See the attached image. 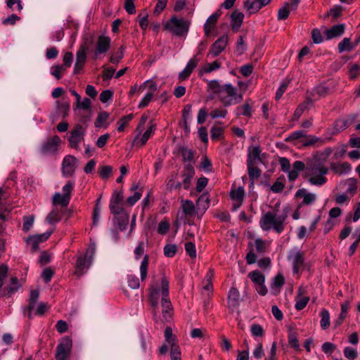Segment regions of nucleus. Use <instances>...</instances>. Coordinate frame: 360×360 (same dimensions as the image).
Masks as SVG:
<instances>
[{
    "label": "nucleus",
    "mask_w": 360,
    "mask_h": 360,
    "mask_svg": "<svg viewBox=\"0 0 360 360\" xmlns=\"http://www.w3.org/2000/svg\"><path fill=\"white\" fill-rule=\"evenodd\" d=\"M312 97H314V94L312 93H307L306 99L304 102L300 103L295 111L294 112L293 119L298 120L302 113L309 108V105H311L313 103L311 99Z\"/></svg>",
    "instance_id": "17"
},
{
    "label": "nucleus",
    "mask_w": 360,
    "mask_h": 360,
    "mask_svg": "<svg viewBox=\"0 0 360 360\" xmlns=\"http://www.w3.org/2000/svg\"><path fill=\"white\" fill-rule=\"evenodd\" d=\"M180 152L181 153V155L183 157L184 161H192L194 157V152L187 148L182 147L180 149Z\"/></svg>",
    "instance_id": "49"
},
{
    "label": "nucleus",
    "mask_w": 360,
    "mask_h": 360,
    "mask_svg": "<svg viewBox=\"0 0 360 360\" xmlns=\"http://www.w3.org/2000/svg\"><path fill=\"white\" fill-rule=\"evenodd\" d=\"M115 226L120 231H124L129 224V215L128 213H122L120 215L115 217Z\"/></svg>",
    "instance_id": "25"
},
{
    "label": "nucleus",
    "mask_w": 360,
    "mask_h": 360,
    "mask_svg": "<svg viewBox=\"0 0 360 360\" xmlns=\"http://www.w3.org/2000/svg\"><path fill=\"white\" fill-rule=\"evenodd\" d=\"M190 24L188 20L172 16L165 25V28L175 36L183 37L187 34Z\"/></svg>",
    "instance_id": "4"
},
{
    "label": "nucleus",
    "mask_w": 360,
    "mask_h": 360,
    "mask_svg": "<svg viewBox=\"0 0 360 360\" xmlns=\"http://www.w3.org/2000/svg\"><path fill=\"white\" fill-rule=\"evenodd\" d=\"M84 134L85 129L79 124H76L68 138L70 146L76 150L79 149V144L84 140Z\"/></svg>",
    "instance_id": "8"
},
{
    "label": "nucleus",
    "mask_w": 360,
    "mask_h": 360,
    "mask_svg": "<svg viewBox=\"0 0 360 360\" xmlns=\"http://www.w3.org/2000/svg\"><path fill=\"white\" fill-rule=\"evenodd\" d=\"M155 130V126L150 122V125L148 129L144 132V134L141 136L139 143L141 146H143L146 143L147 141L150 138L152 132Z\"/></svg>",
    "instance_id": "51"
},
{
    "label": "nucleus",
    "mask_w": 360,
    "mask_h": 360,
    "mask_svg": "<svg viewBox=\"0 0 360 360\" xmlns=\"http://www.w3.org/2000/svg\"><path fill=\"white\" fill-rule=\"evenodd\" d=\"M132 118L133 115L129 114L120 119V120L117 122V131L120 132L124 131L125 127L129 122V121L131 120Z\"/></svg>",
    "instance_id": "47"
},
{
    "label": "nucleus",
    "mask_w": 360,
    "mask_h": 360,
    "mask_svg": "<svg viewBox=\"0 0 360 360\" xmlns=\"http://www.w3.org/2000/svg\"><path fill=\"white\" fill-rule=\"evenodd\" d=\"M160 299L162 307V316L165 321H167L172 316V304L169 298V281L166 277H163L161 283L154 282L149 288V302L153 307V318L156 320L158 313L157 308Z\"/></svg>",
    "instance_id": "1"
},
{
    "label": "nucleus",
    "mask_w": 360,
    "mask_h": 360,
    "mask_svg": "<svg viewBox=\"0 0 360 360\" xmlns=\"http://www.w3.org/2000/svg\"><path fill=\"white\" fill-rule=\"evenodd\" d=\"M345 25L344 24H338L333 25L329 29H326L324 31V37L326 39L330 40L333 38L342 36L345 32Z\"/></svg>",
    "instance_id": "16"
},
{
    "label": "nucleus",
    "mask_w": 360,
    "mask_h": 360,
    "mask_svg": "<svg viewBox=\"0 0 360 360\" xmlns=\"http://www.w3.org/2000/svg\"><path fill=\"white\" fill-rule=\"evenodd\" d=\"M221 64L218 61H214L212 63H207L202 68V72L205 73H210L215 70L220 68Z\"/></svg>",
    "instance_id": "62"
},
{
    "label": "nucleus",
    "mask_w": 360,
    "mask_h": 360,
    "mask_svg": "<svg viewBox=\"0 0 360 360\" xmlns=\"http://www.w3.org/2000/svg\"><path fill=\"white\" fill-rule=\"evenodd\" d=\"M244 18L243 13L234 11L231 15V26L233 31L237 32L240 27Z\"/></svg>",
    "instance_id": "26"
},
{
    "label": "nucleus",
    "mask_w": 360,
    "mask_h": 360,
    "mask_svg": "<svg viewBox=\"0 0 360 360\" xmlns=\"http://www.w3.org/2000/svg\"><path fill=\"white\" fill-rule=\"evenodd\" d=\"M56 108L58 111V113L60 114L63 117H65L68 115V112L70 110V104L67 101L56 102Z\"/></svg>",
    "instance_id": "42"
},
{
    "label": "nucleus",
    "mask_w": 360,
    "mask_h": 360,
    "mask_svg": "<svg viewBox=\"0 0 360 360\" xmlns=\"http://www.w3.org/2000/svg\"><path fill=\"white\" fill-rule=\"evenodd\" d=\"M177 251V247L174 244H167L164 248V254L167 257H172Z\"/></svg>",
    "instance_id": "54"
},
{
    "label": "nucleus",
    "mask_w": 360,
    "mask_h": 360,
    "mask_svg": "<svg viewBox=\"0 0 360 360\" xmlns=\"http://www.w3.org/2000/svg\"><path fill=\"white\" fill-rule=\"evenodd\" d=\"M261 153V150L259 146H257L253 147L251 150H249L248 161H251L252 162H255L256 160H260L259 155Z\"/></svg>",
    "instance_id": "45"
},
{
    "label": "nucleus",
    "mask_w": 360,
    "mask_h": 360,
    "mask_svg": "<svg viewBox=\"0 0 360 360\" xmlns=\"http://www.w3.org/2000/svg\"><path fill=\"white\" fill-rule=\"evenodd\" d=\"M87 42L85 41L84 44H82L76 55V62L79 63L84 64L86 58V50L88 49Z\"/></svg>",
    "instance_id": "38"
},
{
    "label": "nucleus",
    "mask_w": 360,
    "mask_h": 360,
    "mask_svg": "<svg viewBox=\"0 0 360 360\" xmlns=\"http://www.w3.org/2000/svg\"><path fill=\"white\" fill-rule=\"evenodd\" d=\"M320 316L321 317V327L322 328V329L326 330L329 327L330 323V314L328 310L323 309L320 312Z\"/></svg>",
    "instance_id": "43"
},
{
    "label": "nucleus",
    "mask_w": 360,
    "mask_h": 360,
    "mask_svg": "<svg viewBox=\"0 0 360 360\" xmlns=\"http://www.w3.org/2000/svg\"><path fill=\"white\" fill-rule=\"evenodd\" d=\"M213 276H214L213 270H211V269L209 270V271L207 272V274L203 281V283H204L203 289L205 290H207L209 292L212 291L213 285H212V280Z\"/></svg>",
    "instance_id": "41"
},
{
    "label": "nucleus",
    "mask_w": 360,
    "mask_h": 360,
    "mask_svg": "<svg viewBox=\"0 0 360 360\" xmlns=\"http://www.w3.org/2000/svg\"><path fill=\"white\" fill-rule=\"evenodd\" d=\"M250 332L255 337H262L264 335V330L262 326L257 323H252L250 326Z\"/></svg>",
    "instance_id": "48"
},
{
    "label": "nucleus",
    "mask_w": 360,
    "mask_h": 360,
    "mask_svg": "<svg viewBox=\"0 0 360 360\" xmlns=\"http://www.w3.org/2000/svg\"><path fill=\"white\" fill-rule=\"evenodd\" d=\"M210 200L207 193L202 194L197 200V206L202 207L203 210L207 209Z\"/></svg>",
    "instance_id": "52"
},
{
    "label": "nucleus",
    "mask_w": 360,
    "mask_h": 360,
    "mask_svg": "<svg viewBox=\"0 0 360 360\" xmlns=\"http://www.w3.org/2000/svg\"><path fill=\"white\" fill-rule=\"evenodd\" d=\"M91 105V100L88 98H84L82 101L79 100V102L76 103V108L74 109V110L75 111L77 109L87 110L90 109Z\"/></svg>",
    "instance_id": "50"
},
{
    "label": "nucleus",
    "mask_w": 360,
    "mask_h": 360,
    "mask_svg": "<svg viewBox=\"0 0 360 360\" xmlns=\"http://www.w3.org/2000/svg\"><path fill=\"white\" fill-rule=\"evenodd\" d=\"M170 356L172 360H181V352L179 347L176 344H173L170 349Z\"/></svg>",
    "instance_id": "59"
},
{
    "label": "nucleus",
    "mask_w": 360,
    "mask_h": 360,
    "mask_svg": "<svg viewBox=\"0 0 360 360\" xmlns=\"http://www.w3.org/2000/svg\"><path fill=\"white\" fill-rule=\"evenodd\" d=\"M60 142L61 140L58 136H53L42 145L40 153L44 155L56 153Z\"/></svg>",
    "instance_id": "9"
},
{
    "label": "nucleus",
    "mask_w": 360,
    "mask_h": 360,
    "mask_svg": "<svg viewBox=\"0 0 360 360\" xmlns=\"http://www.w3.org/2000/svg\"><path fill=\"white\" fill-rule=\"evenodd\" d=\"M245 196V190L243 187H238L237 189H231L230 197L233 201V210L236 211L243 204Z\"/></svg>",
    "instance_id": "13"
},
{
    "label": "nucleus",
    "mask_w": 360,
    "mask_h": 360,
    "mask_svg": "<svg viewBox=\"0 0 360 360\" xmlns=\"http://www.w3.org/2000/svg\"><path fill=\"white\" fill-rule=\"evenodd\" d=\"M290 4L285 3V5L278 11V20H284L287 19L290 14Z\"/></svg>",
    "instance_id": "44"
},
{
    "label": "nucleus",
    "mask_w": 360,
    "mask_h": 360,
    "mask_svg": "<svg viewBox=\"0 0 360 360\" xmlns=\"http://www.w3.org/2000/svg\"><path fill=\"white\" fill-rule=\"evenodd\" d=\"M185 250L186 253L191 257V258H195L196 257V249L195 245L192 242H187L185 244Z\"/></svg>",
    "instance_id": "61"
},
{
    "label": "nucleus",
    "mask_w": 360,
    "mask_h": 360,
    "mask_svg": "<svg viewBox=\"0 0 360 360\" xmlns=\"http://www.w3.org/2000/svg\"><path fill=\"white\" fill-rule=\"evenodd\" d=\"M297 198H302L304 205H311L316 200V195L311 193H308L305 188L299 189L295 194Z\"/></svg>",
    "instance_id": "24"
},
{
    "label": "nucleus",
    "mask_w": 360,
    "mask_h": 360,
    "mask_svg": "<svg viewBox=\"0 0 360 360\" xmlns=\"http://www.w3.org/2000/svg\"><path fill=\"white\" fill-rule=\"evenodd\" d=\"M198 60L195 57L191 58L187 63L186 68L179 74V79L180 80H186L188 79L193 70L196 68Z\"/></svg>",
    "instance_id": "20"
},
{
    "label": "nucleus",
    "mask_w": 360,
    "mask_h": 360,
    "mask_svg": "<svg viewBox=\"0 0 360 360\" xmlns=\"http://www.w3.org/2000/svg\"><path fill=\"white\" fill-rule=\"evenodd\" d=\"M249 277L256 284H263L264 283V276L258 271H254L249 274Z\"/></svg>",
    "instance_id": "46"
},
{
    "label": "nucleus",
    "mask_w": 360,
    "mask_h": 360,
    "mask_svg": "<svg viewBox=\"0 0 360 360\" xmlns=\"http://www.w3.org/2000/svg\"><path fill=\"white\" fill-rule=\"evenodd\" d=\"M240 295L236 288H231L229 292L228 302L229 307H236L239 305Z\"/></svg>",
    "instance_id": "27"
},
{
    "label": "nucleus",
    "mask_w": 360,
    "mask_h": 360,
    "mask_svg": "<svg viewBox=\"0 0 360 360\" xmlns=\"http://www.w3.org/2000/svg\"><path fill=\"white\" fill-rule=\"evenodd\" d=\"M287 217L286 212H267L262 216L259 220L260 227L263 231L273 229L277 233H281L285 229V221Z\"/></svg>",
    "instance_id": "2"
},
{
    "label": "nucleus",
    "mask_w": 360,
    "mask_h": 360,
    "mask_svg": "<svg viewBox=\"0 0 360 360\" xmlns=\"http://www.w3.org/2000/svg\"><path fill=\"white\" fill-rule=\"evenodd\" d=\"M223 93L220 94L219 100L225 105L236 104L242 101V95L237 94V89L231 84L223 86Z\"/></svg>",
    "instance_id": "6"
},
{
    "label": "nucleus",
    "mask_w": 360,
    "mask_h": 360,
    "mask_svg": "<svg viewBox=\"0 0 360 360\" xmlns=\"http://www.w3.org/2000/svg\"><path fill=\"white\" fill-rule=\"evenodd\" d=\"M305 169V165L303 162L297 160L292 165V169L288 171V179L290 181L295 180L299 175V172Z\"/></svg>",
    "instance_id": "28"
},
{
    "label": "nucleus",
    "mask_w": 360,
    "mask_h": 360,
    "mask_svg": "<svg viewBox=\"0 0 360 360\" xmlns=\"http://www.w3.org/2000/svg\"><path fill=\"white\" fill-rule=\"evenodd\" d=\"M348 308H349V302H345V303L341 304V312L340 314L339 317L334 322L335 328H338L342 323L343 320L346 317Z\"/></svg>",
    "instance_id": "36"
},
{
    "label": "nucleus",
    "mask_w": 360,
    "mask_h": 360,
    "mask_svg": "<svg viewBox=\"0 0 360 360\" xmlns=\"http://www.w3.org/2000/svg\"><path fill=\"white\" fill-rule=\"evenodd\" d=\"M208 89L214 94H218L219 98L220 94L223 93V86H221L217 80L207 81Z\"/></svg>",
    "instance_id": "39"
},
{
    "label": "nucleus",
    "mask_w": 360,
    "mask_h": 360,
    "mask_svg": "<svg viewBox=\"0 0 360 360\" xmlns=\"http://www.w3.org/2000/svg\"><path fill=\"white\" fill-rule=\"evenodd\" d=\"M289 344L295 349H298L300 347L299 342L297 340V333L290 330L288 335Z\"/></svg>",
    "instance_id": "60"
},
{
    "label": "nucleus",
    "mask_w": 360,
    "mask_h": 360,
    "mask_svg": "<svg viewBox=\"0 0 360 360\" xmlns=\"http://www.w3.org/2000/svg\"><path fill=\"white\" fill-rule=\"evenodd\" d=\"M62 217V211L57 207L46 216V221L50 224H53L60 221Z\"/></svg>",
    "instance_id": "32"
},
{
    "label": "nucleus",
    "mask_w": 360,
    "mask_h": 360,
    "mask_svg": "<svg viewBox=\"0 0 360 360\" xmlns=\"http://www.w3.org/2000/svg\"><path fill=\"white\" fill-rule=\"evenodd\" d=\"M343 353L345 356L349 360H354L358 356L356 349L349 347H345Z\"/></svg>",
    "instance_id": "55"
},
{
    "label": "nucleus",
    "mask_w": 360,
    "mask_h": 360,
    "mask_svg": "<svg viewBox=\"0 0 360 360\" xmlns=\"http://www.w3.org/2000/svg\"><path fill=\"white\" fill-rule=\"evenodd\" d=\"M139 188V185L136 184H134L131 187V191H134L135 193L133 195L129 196L127 199V202L130 205H134L141 197V192L137 191Z\"/></svg>",
    "instance_id": "35"
},
{
    "label": "nucleus",
    "mask_w": 360,
    "mask_h": 360,
    "mask_svg": "<svg viewBox=\"0 0 360 360\" xmlns=\"http://www.w3.org/2000/svg\"><path fill=\"white\" fill-rule=\"evenodd\" d=\"M72 345V340L70 338H63L59 345L57 346L56 359L66 360L70 354Z\"/></svg>",
    "instance_id": "7"
},
{
    "label": "nucleus",
    "mask_w": 360,
    "mask_h": 360,
    "mask_svg": "<svg viewBox=\"0 0 360 360\" xmlns=\"http://www.w3.org/2000/svg\"><path fill=\"white\" fill-rule=\"evenodd\" d=\"M330 169L338 175L347 174L351 170V165L347 162H332L330 163Z\"/></svg>",
    "instance_id": "19"
},
{
    "label": "nucleus",
    "mask_w": 360,
    "mask_h": 360,
    "mask_svg": "<svg viewBox=\"0 0 360 360\" xmlns=\"http://www.w3.org/2000/svg\"><path fill=\"white\" fill-rule=\"evenodd\" d=\"M195 175L194 167L191 164H187L184 166L182 172V185L184 189L187 190L189 188L191 180Z\"/></svg>",
    "instance_id": "15"
},
{
    "label": "nucleus",
    "mask_w": 360,
    "mask_h": 360,
    "mask_svg": "<svg viewBox=\"0 0 360 360\" xmlns=\"http://www.w3.org/2000/svg\"><path fill=\"white\" fill-rule=\"evenodd\" d=\"M70 199L60 193H56L52 198V203L53 206L60 205L61 207H67L70 203Z\"/></svg>",
    "instance_id": "30"
},
{
    "label": "nucleus",
    "mask_w": 360,
    "mask_h": 360,
    "mask_svg": "<svg viewBox=\"0 0 360 360\" xmlns=\"http://www.w3.org/2000/svg\"><path fill=\"white\" fill-rule=\"evenodd\" d=\"M34 220V216L30 215V216H25L23 217V226L22 229L24 231L27 232L28 231L32 226L33 225Z\"/></svg>",
    "instance_id": "56"
},
{
    "label": "nucleus",
    "mask_w": 360,
    "mask_h": 360,
    "mask_svg": "<svg viewBox=\"0 0 360 360\" xmlns=\"http://www.w3.org/2000/svg\"><path fill=\"white\" fill-rule=\"evenodd\" d=\"M288 259L292 263L293 272L297 274L304 264V253L300 250H292L290 252Z\"/></svg>",
    "instance_id": "12"
},
{
    "label": "nucleus",
    "mask_w": 360,
    "mask_h": 360,
    "mask_svg": "<svg viewBox=\"0 0 360 360\" xmlns=\"http://www.w3.org/2000/svg\"><path fill=\"white\" fill-rule=\"evenodd\" d=\"M354 45L351 43L350 38H344L338 46L339 53H343L345 51H351L354 48Z\"/></svg>",
    "instance_id": "34"
},
{
    "label": "nucleus",
    "mask_w": 360,
    "mask_h": 360,
    "mask_svg": "<svg viewBox=\"0 0 360 360\" xmlns=\"http://www.w3.org/2000/svg\"><path fill=\"white\" fill-rule=\"evenodd\" d=\"M290 82V80L289 79H285V80L283 81V82L281 83V86H279L276 91V100H279L282 97L283 93L285 91L287 87L288 86Z\"/></svg>",
    "instance_id": "53"
},
{
    "label": "nucleus",
    "mask_w": 360,
    "mask_h": 360,
    "mask_svg": "<svg viewBox=\"0 0 360 360\" xmlns=\"http://www.w3.org/2000/svg\"><path fill=\"white\" fill-rule=\"evenodd\" d=\"M238 114L250 117L251 115V106L248 103L237 108Z\"/></svg>",
    "instance_id": "63"
},
{
    "label": "nucleus",
    "mask_w": 360,
    "mask_h": 360,
    "mask_svg": "<svg viewBox=\"0 0 360 360\" xmlns=\"http://www.w3.org/2000/svg\"><path fill=\"white\" fill-rule=\"evenodd\" d=\"M112 172V167L109 165H104L100 167L98 173L102 179L108 178Z\"/></svg>",
    "instance_id": "57"
},
{
    "label": "nucleus",
    "mask_w": 360,
    "mask_h": 360,
    "mask_svg": "<svg viewBox=\"0 0 360 360\" xmlns=\"http://www.w3.org/2000/svg\"><path fill=\"white\" fill-rule=\"evenodd\" d=\"M77 168V159L72 155H67L62 162V173L63 176L70 177L73 175Z\"/></svg>",
    "instance_id": "10"
},
{
    "label": "nucleus",
    "mask_w": 360,
    "mask_h": 360,
    "mask_svg": "<svg viewBox=\"0 0 360 360\" xmlns=\"http://www.w3.org/2000/svg\"><path fill=\"white\" fill-rule=\"evenodd\" d=\"M19 288L20 285L18 278L16 277H13L11 278L9 285L4 288L1 295L10 297L11 295L15 293Z\"/></svg>",
    "instance_id": "29"
},
{
    "label": "nucleus",
    "mask_w": 360,
    "mask_h": 360,
    "mask_svg": "<svg viewBox=\"0 0 360 360\" xmlns=\"http://www.w3.org/2000/svg\"><path fill=\"white\" fill-rule=\"evenodd\" d=\"M227 44L228 37L226 35L221 36L212 45L209 54L217 57L225 49Z\"/></svg>",
    "instance_id": "14"
},
{
    "label": "nucleus",
    "mask_w": 360,
    "mask_h": 360,
    "mask_svg": "<svg viewBox=\"0 0 360 360\" xmlns=\"http://www.w3.org/2000/svg\"><path fill=\"white\" fill-rule=\"evenodd\" d=\"M148 263L149 257L148 255H145L140 266V274L141 281H144L147 277Z\"/></svg>",
    "instance_id": "40"
},
{
    "label": "nucleus",
    "mask_w": 360,
    "mask_h": 360,
    "mask_svg": "<svg viewBox=\"0 0 360 360\" xmlns=\"http://www.w3.org/2000/svg\"><path fill=\"white\" fill-rule=\"evenodd\" d=\"M146 86H148V89H150L153 93L158 90V86L155 82L151 80H147L139 86V91H142Z\"/></svg>",
    "instance_id": "58"
},
{
    "label": "nucleus",
    "mask_w": 360,
    "mask_h": 360,
    "mask_svg": "<svg viewBox=\"0 0 360 360\" xmlns=\"http://www.w3.org/2000/svg\"><path fill=\"white\" fill-rule=\"evenodd\" d=\"M270 1L271 0H245L243 6L250 14H253L266 6Z\"/></svg>",
    "instance_id": "11"
},
{
    "label": "nucleus",
    "mask_w": 360,
    "mask_h": 360,
    "mask_svg": "<svg viewBox=\"0 0 360 360\" xmlns=\"http://www.w3.org/2000/svg\"><path fill=\"white\" fill-rule=\"evenodd\" d=\"M110 39L106 36H99L96 46L95 55L105 53L108 51L110 45Z\"/></svg>",
    "instance_id": "18"
},
{
    "label": "nucleus",
    "mask_w": 360,
    "mask_h": 360,
    "mask_svg": "<svg viewBox=\"0 0 360 360\" xmlns=\"http://www.w3.org/2000/svg\"><path fill=\"white\" fill-rule=\"evenodd\" d=\"M181 202L183 212L186 216H191L194 214L195 206L191 200H181Z\"/></svg>",
    "instance_id": "37"
},
{
    "label": "nucleus",
    "mask_w": 360,
    "mask_h": 360,
    "mask_svg": "<svg viewBox=\"0 0 360 360\" xmlns=\"http://www.w3.org/2000/svg\"><path fill=\"white\" fill-rule=\"evenodd\" d=\"M304 140L302 141V145L304 147L314 146L318 144V146L323 145L326 141H330V138L321 139L314 135H307L304 137Z\"/></svg>",
    "instance_id": "23"
},
{
    "label": "nucleus",
    "mask_w": 360,
    "mask_h": 360,
    "mask_svg": "<svg viewBox=\"0 0 360 360\" xmlns=\"http://www.w3.org/2000/svg\"><path fill=\"white\" fill-rule=\"evenodd\" d=\"M221 15L220 11H217L215 13H214L212 15H210L207 20H206L205 25H204V31L206 37H209L211 31L214 27L218 18H219Z\"/></svg>",
    "instance_id": "21"
},
{
    "label": "nucleus",
    "mask_w": 360,
    "mask_h": 360,
    "mask_svg": "<svg viewBox=\"0 0 360 360\" xmlns=\"http://www.w3.org/2000/svg\"><path fill=\"white\" fill-rule=\"evenodd\" d=\"M328 169L322 164L308 162L306 167V176L311 185L322 186L326 184L327 179L326 175Z\"/></svg>",
    "instance_id": "3"
},
{
    "label": "nucleus",
    "mask_w": 360,
    "mask_h": 360,
    "mask_svg": "<svg viewBox=\"0 0 360 360\" xmlns=\"http://www.w3.org/2000/svg\"><path fill=\"white\" fill-rule=\"evenodd\" d=\"M109 117V114L107 112H101L96 120L95 125L96 127H102Z\"/></svg>",
    "instance_id": "64"
},
{
    "label": "nucleus",
    "mask_w": 360,
    "mask_h": 360,
    "mask_svg": "<svg viewBox=\"0 0 360 360\" xmlns=\"http://www.w3.org/2000/svg\"><path fill=\"white\" fill-rule=\"evenodd\" d=\"M356 118V116L353 117H348L347 119L338 120L334 124V129L335 132H339L345 129Z\"/></svg>",
    "instance_id": "33"
},
{
    "label": "nucleus",
    "mask_w": 360,
    "mask_h": 360,
    "mask_svg": "<svg viewBox=\"0 0 360 360\" xmlns=\"http://www.w3.org/2000/svg\"><path fill=\"white\" fill-rule=\"evenodd\" d=\"M96 252V245L90 244L84 257L79 256L75 264V274L78 277L82 276L89 268L93 257Z\"/></svg>",
    "instance_id": "5"
},
{
    "label": "nucleus",
    "mask_w": 360,
    "mask_h": 360,
    "mask_svg": "<svg viewBox=\"0 0 360 360\" xmlns=\"http://www.w3.org/2000/svg\"><path fill=\"white\" fill-rule=\"evenodd\" d=\"M247 162L250 181H251V185H253L255 180L260 176L261 171L255 167V162H252L250 160Z\"/></svg>",
    "instance_id": "31"
},
{
    "label": "nucleus",
    "mask_w": 360,
    "mask_h": 360,
    "mask_svg": "<svg viewBox=\"0 0 360 360\" xmlns=\"http://www.w3.org/2000/svg\"><path fill=\"white\" fill-rule=\"evenodd\" d=\"M333 150L331 148L328 147L324 148L323 150L317 151L313 156V160L311 162L313 163L322 164L325 162L328 157L331 155Z\"/></svg>",
    "instance_id": "22"
}]
</instances>
